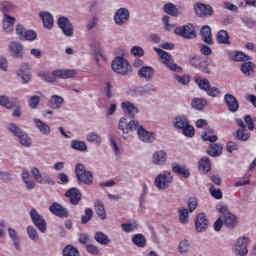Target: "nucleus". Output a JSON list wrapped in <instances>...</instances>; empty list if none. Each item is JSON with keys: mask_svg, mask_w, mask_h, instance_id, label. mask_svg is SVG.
Masks as SVG:
<instances>
[{"mask_svg": "<svg viewBox=\"0 0 256 256\" xmlns=\"http://www.w3.org/2000/svg\"><path fill=\"white\" fill-rule=\"evenodd\" d=\"M119 129L123 132V139H129V137H131V131H135V129H137V135L143 143H153V141L157 139L155 132H149L143 128V126H139V121L137 120L127 122V119L121 118L119 121Z\"/></svg>", "mask_w": 256, "mask_h": 256, "instance_id": "obj_1", "label": "nucleus"}, {"mask_svg": "<svg viewBox=\"0 0 256 256\" xmlns=\"http://www.w3.org/2000/svg\"><path fill=\"white\" fill-rule=\"evenodd\" d=\"M76 75L77 72L75 70L69 69L54 70L52 73H38V77H40L42 81H46V83H53L55 79H72V77Z\"/></svg>", "mask_w": 256, "mask_h": 256, "instance_id": "obj_2", "label": "nucleus"}, {"mask_svg": "<svg viewBox=\"0 0 256 256\" xmlns=\"http://www.w3.org/2000/svg\"><path fill=\"white\" fill-rule=\"evenodd\" d=\"M172 125L178 131H182L185 137H194L195 128L189 124V119L185 115H178L174 117Z\"/></svg>", "mask_w": 256, "mask_h": 256, "instance_id": "obj_3", "label": "nucleus"}, {"mask_svg": "<svg viewBox=\"0 0 256 256\" xmlns=\"http://www.w3.org/2000/svg\"><path fill=\"white\" fill-rule=\"evenodd\" d=\"M112 69L119 75H127V73H131L132 67L127 59L117 56L112 62Z\"/></svg>", "mask_w": 256, "mask_h": 256, "instance_id": "obj_4", "label": "nucleus"}, {"mask_svg": "<svg viewBox=\"0 0 256 256\" xmlns=\"http://www.w3.org/2000/svg\"><path fill=\"white\" fill-rule=\"evenodd\" d=\"M7 129H8V131H10V133L15 135V137L19 138L21 145H24V147H31L33 141L30 139V137L26 133L21 131V129H19V127H17L13 123H10V124H8Z\"/></svg>", "mask_w": 256, "mask_h": 256, "instance_id": "obj_5", "label": "nucleus"}, {"mask_svg": "<svg viewBox=\"0 0 256 256\" xmlns=\"http://www.w3.org/2000/svg\"><path fill=\"white\" fill-rule=\"evenodd\" d=\"M154 183L157 189H168L169 185L173 183V174L169 171H164L156 176Z\"/></svg>", "mask_w": 256, "mask_h": 256, "instance_id": "obj_6", "label": "nucleus"}, {"mask_svg": "<svg viewBox=\"0 0 256 256\" xmlns=\"http://www.w3.org/2000/svg\"><path fill=\"white\" fill-rule=\"evenodd\" d=\"M174 33L180 35V37H184V39H195L196 37L195 26L193 24L176 27Z\"/></svg>", "mask_w": 256, "mask_h": 256, "instance_id": "obj_7", "label": "nucleus"}, {"mask_svg": "<svg viewBox=\"0 0 256 256\" xmlns=\"http://www.w3.org/2000/svg\"><path fill=\"white\" fill-rule=\"evenodd\" d=\"M154 51H156V53L158 54V57L161 61V63H163L164 65H166L168 67V69H170L171 71H177V69H179V66H177V64L173 63V61H171V55L159 48H154Z\"/></svg>", "mask_w": 256, "mask_h": 256, "instance_id": "obj_8", "label": "nucleus"}, {"mask_svg": "<svg viewBox=\"0 0 256 256\" xmlns=\"http://www.w3.org/2000/svg\"><path fill=\"white\" fill-rule=\"evenodd\" d=\"M247 245H249V238L247 237H240L237 239L234 245V253L240 256H245L249 253L247 249Z\"/></svg>", "mask_w": 256, "mask_h": 256, "instance_id": "obj_9", "label": "nucleus"}, {"mask_svg": "<svg viewBox=\"0 0 256 256\" xmlns=\"http://www.w3.org/2000/svg\"><path fill=\"white\" fill-rule=\"evenodd\" d=\"M30 216L35 227H37L41 233H45V231H47V223L45 222V219H43V216L39 215V212L35 209L30 211Z\"/></svg>", "mask_w": 256, "mask_h": 256, "instance_id": "obj_10", "label": "nucleus"}, {"mask_svg": "<svg viewBox=\"0 0 256 256\" xmlns=\"http://www.w3.org/2000/svg\"><path fill=\"white\" fill-rule=\"evenodd\" d=\"M17 76L21 79L22 83H29L31 81V66L23 63L20 65Z\"/></svg>", "mask_w": 256, "mask_h": 256, "instance_id": "obj_11", "label": "nucleus"}, {"mask_svg": "<svg viewBox=\"0 0 256 256\" xmlns=\"http://www.w3.org/2000/svg\"><path fill=\"white\" fill-rule=\"evenodd\" d=\"M194 11L198 17H210V15H213V8L203 3L195 4Z\"/></svg>", "mask_w": 256, "mask_h": 256, "instance_id": "obj_12", "label": "nucleus"}, {"mask_svg": "<svg viewBox=\"0 0 256 256\" xmlns=\"http://www.w3.org/2000/svg\"><path fill=\"white\" fill-rule=\"evenodd\" d=\"M207 227H209V220L205 214L200 213L196 216L195 220V229L198 233H203V231H207Z\"/></svg>", "mask_w": 256, "mask_h": 256, "instance_id": "obj_13", "label": "nucleus"}, {"mask_svg": "<svg viewBox=\"0 0 256 256\" xmlns=\"http://www.w3.org/2000/svg\"><path fill=\"white\" fill-rule=\"evenodd\" d=\"M58 26L61 28L66 37H71V35H73V25L66 17H60L58 19Z\"/></svg>", "mask_w": 256, "mask_h": 256, "instance_id": "obj_14", "label": "nucleus"}, {"mask_svg": "<svg viewBox=\"0 0 256 256\" xmlns=\"http://www.w3.org/2000/svg\"><path fill=\"white\" fill-rule=\"evenodd\" d=\"M9 51L12 57H16L17 59H21L25 55V49H23V45L19 42H11L9 44Z\"/></svg>", "mask_w": 256, "mask_h": 256, "instance_id": "obj_15", "label": "nucleus"}, {"mask_svg": "<svg viewBox=\"0 0 256 256\" xmlns=\"http://www.w3.org/2000/svg\"><path fill=\"white\" fill-rule=\"evenodd\" d=\"M31 174L34 177L36 183H40V185L51 183V178L47 174H41L39 168H32Z\"/></svg>", "mask_w": 256, "mask_h": 256, "instance_id": "obj_16", "label": "nucleus"}, {"mask_svg": "<svg viewBox=\"0 0 256 256\" xmlns=\"http://www.w3.org/2000/svg\"><path fill=\"white\" fill-rule=\"evenodd\" d=\"M114 20L117 25H123L129 21V10L120 8L114 15Z\"/></svg>", "mask_w": 256, "mask_h": 256, "instance_id": "obj_17", "label": "nucleus"}, {"mask_svg": "<svg viewBox=\"0 0 256 256\" xmlns=\"http://www.w3.org/2000/svg\"><path fill=\"white\" fill-rule=\"evenodd\" d=\"M190 65L196 67V69H201L204 73H209V68H207V60L201 57H193L190 60Z\"/></svg>", "mask_w": 256, "mask_h": 256, "instance_id": "obj_18", "label": "nucleus"}, {"mask_svg": "<svg viewBox=\"0 0 256 256\" xmlns=\"http://www.w3.org/2000/svg\"><path fill=\"white\" fill-rule=\"evenodd\" d=\"M72 205H77L81 201V192L77 188H71L65 193Z\"/></svg>", "mask_w": 256, "mask_h": 256, "instance_id": "obj_19", "label": "nucleus"}, {"mask_svg": "<svg viewBox=\"0 0 256 256\" xmlns=\"http://www.w3.org/2000/svg\"><path fill=\"white\" fill-rule=\"evenodd\" d=\"M49 211L56 215L57 217H67L68 211L59 203H53L49 207Z\"/></svg>", "mask_w": 256, "mask_h": 256, "instance_id": "obj_20", "label": "nucleus"}, {"mask_svg": "<svg viewBox=\"0 0 256 256\" xmlns=\"http://www.w3.org/2000/svg\"><path fill=\"white\" fill-rule=\"evenodd\" d=\"M166 162H167V152L163 150H159L152 155V163H154V165H163Z\"/></svg>", "mask_w": 256, "mask_h": 256, "instance_id": "obj_21", "label": "nucleus"}, {"mask_svg": "<svg viewBox=\"0 0 256 256\" xmlns=\"http://www.w3.org/2000/svg\"><path fill=\"white\" fill-rule=\"evenodd\" d=\"M224 101L227 104L229 111H232V113H235V111L239 109V102H237L235 96L231 94H226L224 97Z\"/></svg>", "mask_w": 256, "mask_h": 256, "instance_id": "obj_22", "label": "nucleus"}, {"mask_svg": "<svg viewBox=\"0 0 256 256\" xmlns=\"http://www.w3.org/2000/svg\"><path fill=\"white\" fill-rule=\"evenodd\" d=\"M200 36L204 43L208 45H213V35L211 34V27L203 26L200 31Z\"/></svg>", "mask_w": 256, "mask_h": 256, "instance_id": "obj_23", "label": "nucleus"}, {"mask_svg": "<svg viewBox=\"0 0 256 256\" xmlns=\"http://www.w3.org/2000/svg\"><path fill=\"white\" fill-rule=\"evenodd\" d=\"M15 25V18L4 14L3 17V31L5 33H13V26Z\"/></svg>", "mask_w": 256, "mask_h": 256, "instance_id": "obj_24", "label": "nucleus"}, {"mask_svg": "<svg viewBox=\"0 0 256 256\" xmlns=\"http://www.w3.org/2000/svg\"><path fill=\"white\" fill-rule=\"evenodd\" d=\"M172 171L173 173H177V175H182V177H185V179H187L191 175L187 167L179 165L177 163L172 164Z\"/></svg>", "mask_w": 256, "mask_h": 256, "instance_id": "obj_25", "label": "nucleus"}, {"mask_svg": "<svg viewBox=\"0 0 256 256\" xmlns=\"http://www.w3.org/2000/svg\"><path fill=\"white\" fill-rule=\"evenodd\" d=\"M198 169L201 173H209V171H211V161L209 158H201V160L198 162Z\"/></svg>", "mask_w": 256, "mask_h": 256, "instance_id": "obj_26", "label": "nucleus"}, {"mask_svg": "<svg viewBox=\"0 0 256 256\" xmlns=\"http://www.w3.org/2000/svg\"><path fill=\"white\" fill-rule=\"evenodd\" d=\"M222 219L224 221V225L230 229L235 228L237 225V216H235V214L228 213L226 216L222 217Z\"/></svg>", "mask_w": 256, "mask_h": 256, "instance_id": "obj_27", "label": "nucleus"}, {"mask_svg": "<svg viewBox=\"0 0 256 256\" xmlns=\"http://www.w3.org/2000/svg\"><path fill=\"white\" fill-rule=\"evenodd\" d=\"M40 17L46 29L53 28V16L49 12H40Z\"/></svg>", "mask_w": 256, "mask_h": 256, "instance_id": "obj_28", "label": "nucleus"}, {"mask_svg": "<svg viewBox=\"0 0 256 256\" xmlns=\"http://www.w3.org/2000/svg\"><path fill=\"white\" fill-rule=\"evenodd\" d=\"M155 71L151 66H143L139 71L138 75L139 77H142L143 79H153Z\"/></svg>", "mask_w": 256, "mask_h": 256, "instance_id": "obj_29", "label": "nucleus"}, {"mask_svg": "<svg viewBox=\"0 0 256 256\" xmlns=\"http://www.w3.org/2000/svg\"><path fill=\"white\" fill-rule=\"evenodd\" d=\"M22 179L26 185V189H35V181L31 178V174L27 170L22 171Z\"/></svg>", "mask_w": 256, "mask_h": 256, "instance_id": "obj_30", "label": "nucleus"}, {"mask_svg": "<svg viewBox=\"0 0 256 256\" xmlns=\"http://www.w3.org/2000/svg\"><path fill=\"white\" fill-rule=\"evenodd\" d=\"M121 107L124 113H128V115H131V117H134V115H137L138 113L137 107H135V105H133L131 102H123Z\"/></svg>", "mask_w": 256, "mask_h": 256, "instance_id": "obj_31", "label": "nucleus"}, {"mask_svg": "<svg viewBox=\"0 0 256 256\" xmlns=\"http://www.w3.org/2000/svg\"><path fill=\"white\" fill-rule=\"evenodd\" d=\"M191 251V243H189V240L183 239L178 244V252L180 255H187Z\"/></svg>", "mask_w": 256, "mask_h": 256, "instance_id": "obj_32", "label": "nucleus"}, {"mask_svg": "<svg viewBox=\"0 0 256 256\" xmlns=\"http://www.w3.org/2000/svg\"><path fill=\"white\" fill-rule=\"evenodd\" d=\"M34 123L43 135H49L51 133V128L49 127V125L45 124L43 121L39 119H34Z\"/></svg>", "mask_w": 256, "mask_h": 256, "instance_id": "obj_33", "label": "nucleus"}, {"mask_svg": "<svg viewBox=\"0 0 256 256\" xmlns=\"http://www.w3.org/2000/svg\"><path fill=\"white\" fill-rule=\"evenodd\" d=\"M95 211L100 219L105 220L107 219V214L105 213V206H103L102 201H96L94 204Z\"/></svg>", "mask_w": 256, "mask_h": 256, "instance_id": "obj_34", "label": "nucleus"}, {"mask_svg": "<svg viewBox=\"0 0 256 256\" xmlns=\"http://www.w3.org/2000/svg\"><path fill=\"white\" fill-rule=\"evenodd\" d=\"M86 141L88 143H94L95 145L99 146L102 143V138L97 134V132H90L86 136Z\"/></svg>", "mask_w": 256, "mask_h": 256, "instance_id": "obj_35", "label": "nucleus"}, {"mask_svg": "<svg viewBox=\"0 0 256 256\" xmlns=\"http://www.w3.org/2000/svg\"><path fill=\"white\" fill-rule=\"evenodd\" d=\"M164 12H166L168 15H171L172 17H177L179 15V8L175 6L173 3H167L163 7Z\"/></svg>", "mask_w": 256, "mask_h": 256, "instance_id": "obj_36", "label": "nucleus"}, {"mask_svg": "<svg viewBox=\"0 0 256 256\" xmlns=\"http://www.w3.org/2000/svg\"><path fill=\"white\" fill-rule=\"evenodd\" d=\"M78 180L81 181L82 183H85L86 185H91L93 183V174L88 171H84L82 174H79Z\"/></svg>", "mask_w": 256, "mask_h": 256, "instance_id": "obj_37", "label": "nucleus"}, {"mask_svg": "<svg viewBox=\"0 0 256 256\" xmlns=\"http://www.w3.org/2000/svg\"><path fill=\"white\" fill-rule=\"evenodd\" d=\"M132 243H134L136 247H145V245H147V239H145L143 234H136L132 238Z\"/></svg>", "mask_w": 256, "mask_h": 256, "instance_id": "obj_38", "label": "nucleus"}, {"mask_svg": "<svg viewBox=\"0 0 256 256\" xmlns=\"http://www.w3.org/2000/svg\"><path fill=\"white\" fill-rule=\"evenodd\" d=\"M221 151H223V147L221 145L212 144L208 150V155H210V157H219V155H221Z\"/></svg>", "mask_w": 256, "mask_h": 256, "instance_id": "obj_39", "label": "nucleus"}, {"mask_svg": "<svg viewBox=\"0 0 256 256\" xmlns=\"http://www.w3.org/2000/svg\"><path fill=\"white\" fill-rule=\"evenodd\" d=\"M194 81L197 83V85H199L200 89H203L204 91H207V89L211 87L209 80H207L205 78L195 76Z\"/></svg>", "mask_w": 256, "mask_h": 256, "instance_id": "obj_40", "label": "nucleus"}, {"mask_svg": "<svg viewBox=\"0 0 256 256\" xmlns=\"http://www.w3.org/2000/svg\"><path fill=\"white\" fill-rule=\"evenodd\" d=\"M202 139L203 141H209L210 143H215V141H217V135L213 134L212 129H207L202 134Z\"/></svg>", "mask_w": 256, "mask_h": 256, "instance_id": "obj_41", "label": "nucleus"}, {"mask_svg": "<svg viewBox=\"0 0 256 256\" xmlns=\"http://www.w3.org/2000/svg\"><path fill=\"white\" fill-rule=\"evenodd\" d=\"M236 137L239 139V141H248L249 137H251V134L249 131H247V128H240L236 132Z\"/></svg>", "mask_w": 256, "mask_h": 256, "instance_id": "obj_42", "label": "nucleus"}, {"mask_svg": "<svg viewBox=\"0 0 256 256\" xmlns=\"http://www.w3.org/2000/svg\"><path fill=\"white\" fill-rule=\"evenodd\" d=\"M178 213L180 223L185 225V223L189 221V210H187V208H179Z\"/></svg>", "mask_w": 256, "mask_h": 256, "instance_id": "obj_43", "label": "nucleus"}, {"mask_svg": "<svg viewBox=\"0 0 256 256\" xmlns=\"http://www.w3.org/2000/svg\"><path fill=\"white\" fill-rule=\"evenodd\" d=\"M61 105H63V98L61 96L55 95L50 99V107L52 109H59Z\"/></svg>", "mask_w": 256, "mask_h": 256, "instance_id": "obj_44", "label": "nucleus"}, {"mask_svg": "<svg viewBox=\"0 0 256 256\" xmlns=\"http://www.w3.org/2000/svg\"><path fill=\"white\" fill-rule=\"evenodd\" d=\"M255 69V64L253 62H245L241 66V71L244 75H251Z\"/></svg>", "mask_w": 256, "mask_h": 256, "instance_id": "obj_45", "label": "nucleus"}, {"mask_svg": "<svg viewBox=\"0 0 256 256\" xmlns=\"http://www.w3.org/2000/svg\"><path fill=\"white\" fill-rule=\"evenodd\" d=\"M95 240L101 245H108V243H111V240H109L107 235H105L103 232H96Z\"/></svg>", "mask_w": 256, "mask_h": 256, "instance_id": "obj_46", "label": "nucleus"}, {"mask_svg": "<svg viewBox=\"0 0 256 256\" xmlns=\"http://www.w3.org/2000/svg\"><path fill=\"white\" fill-rule=\"evenodd\" d=\"M63 256H79V250L73 245H68L63 249Z\"/></svg>", "mask_w": 256, "mask_h": 256, "instance_id": "obj_47", "label": "nucleus"}, {"mask_svg": "<svg viewBox=\"0 0 256 256\" xmlns=\"http://www.w3.org/2000/svg\"><path fill=\"white\" fill-rule=\"evenodd\" d=\"M230 57L233 61H249V56L245 55L242 52H231Z\"/></svg>", "mask_w": 256, "mask_h": 256, "instance_id": "obj_48", "label": "nucleus"}, {"mask_svg": "<svg viewBox=\"0 0 256 256\" xmlns=\"http://www.w3.org/2000/svg\"><path fill=\"white\" fill-rule=\"evenodd\" d=\"M71 147L76 151H87V144L83 141L74 140L71 142Z\"/></svg>", "mask_w": 256, "mask_h": 256, "instance_id": "obj_49", "label": "nucleus"}, {"mask_svg": "<svg viewBox=\"0 0 256 256\" xmlns=\"http://www.w3.org/2000/svg\"><path fill=\"white\" fill-rule=\"evenodd\" d=\"M217 41L218 43L227 44L229 43V34L225 30H220L217 33Z\"/></svg>", "mask_w": 256, "mask_h": 256, "instance_id": "obj_50", "label": "nucleus"}, {"mask_svg": "<svg viewBox=\"0 0 256 256\" xmlns=\"http://www.w3.org/2000/svg\"><path fill=\"white\" fill-rule=\"evenodd\" d=\"M205 105H207V100L205 99L196 98L192 100L193 109H197L198 111H201V109H203Z\"/></svg>", "mask_w": 256, "mask_h": 256, "instance_id": "obj_51", "label": "nucleus"}, {"mask_svg": "<svg viewBox=\"0 0 256 256\" xmlns=\"http://www.w3.org/2000/svg\"><path fill=\"white\" fill-rule=\"evenodd\" d=\"M1 11L4 12V15H7V13H11L13 9H15V4L13 2H2L0 6Z\"/></svg>", "mask_w": 256, "mask_h": 256, "instance_id": "obj_52", "label": "nucleus"}, {"mask_svg": "<svg viewBox=\"0 0 256 256\" xmlns=\"http://www.w3.org/2000/svg\"><path fill=\"white\" fill-rule=\"evenodd\" d=\"M121 227L125 233H133L137 229V224L135 222L123 223Z\"/></svg>", "mask_w": 256, "mask_h": 256, "instance_id": "obj_53", "label": "nucleus"}, {"mask_svg": "<svg viewBox=\"0 0 256 256\" xmlns=\"http://www.w3.org/2000/svg\"><path fill=\"white\" fill-rule=\"evenodd\" d=\"M20 39H25L26 41H35L37 39V32L33 30L25 31L24 35Z\"/></svg>", "mask_w": 256, "mask_h": 256, "instance_id": "obj_54", "label": "nucleus"}, {"mask_svg": "<svg viewBox=\"0 0 256 256\" xmlns=\"http://www.w3.org/2000/svg\"><path fill=\"white\" fill-rule=\"evenodd\" d=\"M27 233L31 241H37V239H39V234L37 233V229H35V227L28 226Z\"/></svg>", "mask_w": 256, "mask_h": 256, "instance_id": "obj_55", "label": "nucleus"}, {"mask_svg": "<svg viewBox=\"0 0 256 256\" xmlns=\"http://www.w3.org/2000/svg\"><path fill=\"white\" fill-rule=\"evenodd\" d=\"M131 55L134 57H143L145 55V50H143V48L140 46H133L131 48Z\"/></svg>", "mask_w": 256, "mask_h": 256, "instance_id": "obj_56", "label": "nucleus"}, {"mask_svg": "<svg viewBox=\"0 0 256 256\" xmlns=\"http://www.w3.org/2000/svg\"><path fill=\"white\" fill-rule=\"evenodd\" d=\"M217 211H219L220 213V217L223 218L225 216H227L229 212V210L227 209V205L223 204V203H219L216 207Z\"/></svg>", "mask_w": 256, "mask_h": 256, "instance_id": "obj_57", "label": "nucleus"}, {"mask_svg": "<svg viewBox=\"0 0 256 256\" xmlns=\"http://www.w3.org/2000/svg\"><path fill=\"white\" fill-rule=\"evenodd\" d=\"M92 217H93V210L91 208H88L85 210V215L82 216L81 222L83 224L89 223V221H91Z\"/></svg>", "mask_w": 256, "mask_h": 256, "instance_id": "obj_58", "label": "nucleus"}, {"mask_svg": "<svg viewBox=\"0 0 256 256\" xmlns=\"http://www.w3.org/2000/svg\"><path fill=\"white\" fill-rule=\"evenodd\" d=\"M209 191L212 197H214L215 199H221L223 197V193L221 192V190L215 188L214 186H211Z\"/></svg>", "mask_w": 256, "mask_h": 256, "instance_id": "obj_59", "label": "nucleus"}, {"mask_svg": "<svg viewBox=\"0 0 256 256\" xmlns=\"http://www.w3.org/2000/svg\"><path fill=\"white\" fill-rule=\"evenodd\" d=\"M0 105H2V107H6L7 109H12L13 102L9 101V98L6 96H0Z\"/></svg>", "mask_w": 256, "mask_h": 256, "instance_id": "obj_60", "label": "nucleus"}, {"mask_svg": "<svg viewBox=\"0 0 256 256\" xmlns=\"http://www.w3.org/2000/svg\"><path fill=\"white\" fill-rule=\"evenodd\" d=\"M197 205H199V203L197 202V198H189L188 208H189L190 213H193V211H195V209H197Z\"/></svg>", "mask_w": 256, "mask_h": 256, "instance_id": "obj_61", "label": "nucleus"}, {"mask_svg": "<svg viewBox=\"0 0 256 256\" xmlns=\"http://www.w3.org/2000/svg\"><path fill=\"white\" fill-rule=\"evenodd\" d=\"M205 91L210 97H219V94L221 93V91H219L217 87L211 86L208 87Z\"/></svg>", "mask_w": 256, "mask_h": 256, "instance_id": "obj_62", "label": "nucleus"}, {"mask_svg": "<svg viewBox=\"0 0 256 256\" xmlns=\"http://www.w3.org/2000/svg\"><path fill=\"white\" fill-rule=\"evenodd\" d=\"M176 81H178V83H180L181 85H187L191 81V79L189 75L176 76Z\"/></svg>", "mask_w": 256, "mask_h": 256, "instance_id": "obj_63", "label": "nucleus"}, {"mask_svg": "<svg viewBox=\"0 0 256 256\" xmlns=\"http://www.w3.org/2000/svg\"><path fill=\"white\" fill-rule=\"evenodd\" d=\"M223 218L219 217L215 222H214V230L220 231L223 229Z\"/></svg>", "mask_w": 256, "mask_h": 256, "instance_id": "obj_64", "label": "nucleus"}]
</instances>
